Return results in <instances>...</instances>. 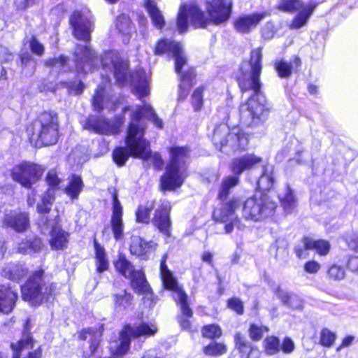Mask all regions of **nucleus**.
I'll return each instance as SVG.
<instances>
[{"label": "nucleus", "instance_id": "51", "mask_svg": "<svg viewBox=\"0 0 358 358\" xmlns=\"http://www.w3.org/2000/svg\"><path fill=\"white\" fill-rule=\"evenodd\" d=\"M336 335L327 328H324L320 332V344L326 348H331L335 343Z\"/></svg>", "mask_w": 358, "mask_h": 358}, {"label": "nucleus", "instance_id": "47", "mask_svg": "<svg viewBox=\"0 0 358 358\" xmlns=\"http://www.w3.org/2000/svg\"><path fill=\"white\" fill-rule=\"evenodd\" d=\"M21 64L26 74L32 75L36 67V59L29 53H23L20 56Z\"/></svg>", "mask_w": 358, "mask_h": 358}, {"label": "nucleus", "instance_id": "62", "mask_svg": "<svg viewBox=\"0 0 358 358\" xmlns=\"http://www.w3.org/2000/svg\"><path fill=\"white\" fill-rule=\"evenodd\" d=\"M313 250V248H308L305 247L304 238L301 240V244L298 245L295 248V253L299 258L305 259L308 256V250Z\"/></svg>", "mask_w": 358, "mask_h": 358}, {"label": "nucleus", "instance_id": "52", "mask_svg": "<svg viewBox=\"0 0 358 358\" xmlns=\"http://www.w3.org/2000/svg\"><path fill=\"white\" fill-rule=\"evenodd\" d=\"M204 91L203 87L201 86L196 88L191 97V103L194 110L197 112L201 110L203 105V92Z\"/></svg>", "mask_w": 358, "mask_h": 358}, {"label": "nucleus", "instance_id": "46", "mask_svg": "<svg viewBox=\"0 0 358 358\" xmlns=\"http://www.w3.org/2000/svg\"><path fill=\"white\" fill-rule=\"evenodd\" d=\"M304 6L301 0H280L278 8L282 11L294 13L300 10Z\"/></svg>", "mask_w": 358, "mask_h": 358}, {"label": "nucleus", "instance_id": "56", "mask_svg": "<svg viewBox=\"0 0 358 358\" xmlns=\"http://www.w3.org/2000/svg\"><path fill=\"white\" fill-rule=\"evenodd\" d=\"M202 335L208 338H219L222 335V331L219 326L209 324L203 327Z\"/></svg>", "mask_w": 358, "mask_h": 358}, {"label": "nucleus", "instance_id": "54", "mask_svg": "<svg viewBox=\"0 0 358 358\" xmlns=\"http://www.w3.org/2000/svg\"><path fill=\"white\" fill-rule=\"evenodd\" d=\"M37 224L43 234L48 232L50 228L52 229L53 227H57L55 219H49L46 215H40Z\"/></svg>", "mask_w": 358, "mask_h": 358}, {"label": "nucleus", "instance_id": "9", "mask_svg": "<svg viewBox=\"0 0 358 358\" xmlns=\"http://www.w3.org/2000/svg\"><path fill=\"white\" fill-rule=\"evenodd\" d=\"M58 118L55 112L42 113L33 125L31 141L36 145L49 146L55 144L59 138Z\"/></svg>", "mask_w": 358, "mask_h": 358}, {"label": "nucleus", "instance_id": "24", "mask_svg": "<svg viewBox=\"0 0 358 358\" xmlns=\"http://www.w3.org/2000/svg\"><path fill=\"white\" fill-rule=\"evenodd\" d=\"M157 244L153 241H145L138 236H132L129 245L130 252L143 259H146L148 254L155 249Z\"/></svg>", "mask_w": 358, "mask_h": 358}, {"label": "nucleus", "instance_id": "11", "mask_svg": "<svg viewBox=\"0 0 358 358\" xmlns=\"http://www.w3.org/2000/svg\"><path fill=\"white\" fill-rule=\"evenodd\" d=\"M262 162V158L254 155H246L235 158L231 163V171L236 175L240 176L243 171L253 168L256 164ZM238 182V176H228L222 183L219 191L218 198L224 200L230 193L231 188Z\"/></svg>", "mask_w": 358, "mask_h": 358}, {"label": "nucleus", "instance_id": "60", "mask_svg": "<svg viewBox=\"0 0 358 358\" xmlns=\"http://www.w3.org/2000/svg\"><path fill=\"white\" fill-rule=\"evenodd\" d=\"M280 350L285 354H291L295 350V344L289 337H286L282 341Z\"/></svg>", "mask_w": 358, "mask_h": 358}, {"label": "nucleus", "instance_id": "17", "mask_svg": "<svg viewBox=\"0 0 358 358\" xmlns=\"http://www.w3.org/2000/svg\"><path fill=\"white\" fill-rule=\"evenodd\" d=\"M120 126L119 120L92 115L87 119L84 128L99 134L115 135L119 133Z\"/></svg>", "mask_w": 358, "mask_h": 358}, {"label": "nucleus", "instance_id": "55", "mask_svg": "<svg viewBox=\"0 0 358 358\" xmlns=\"http://www.w3.org/2000/svg\"><path fill=\"white\" fill-rule=\"evenodd\" d=\"M329 278L333 280L340 281L345 276V272L341 266L333 264L331 266L327 271Z\"/></svg>", "mask_w": 358, "mask_h": 358}, {"label": "nucleus", "instance_id": "44", "mask_svg": "<svg viewBox=\"0 0 358 358\" xmlns=\"http://www.w3.org/2000/svg\"><path fill=\"white\" fill-rule=\"evenodd\" d=\"M41 240L40 238H34L31 241H22L17 247V252L23 255L37 252L41 250Z\"/></svg>", "mask_w": 358, "mask_h": 358}, {"label": "nucleus", "instance_id": "8", "mask_svg": "<svg viewBox=\"0 0 358 358\" xmlns=\"http://www.w3.org/2000/svg\"><path fill=\"white\" fill-rule=\"evenodd\" d=\"M276 208V203L268 195L260 193L241 201L240 209L243 219L257 222L273 215Z\"/></svg>", "mask_w": 358, "mask_h": 358}, {"label": "nucleus", "instance_id": "1", "mask_svg": "<svg viewBox=\"0 0 358 358\" xmlns=\"http://www.w3.org/2000/svg\"><path fill=\"white\" fill-rule=\"evenodd\" d=\"M143 116L151 121L157 128L162 129V120L158 117L150 104L143 101V105L137 106L131 114L126 137L127 148H116L113 153V160L119 166H122L129 156H132L143 161H150L155 169H161L164 164L161 155L157 152H151L150 143L143 137L145 124L141 120Z\"/></svg>", "mask_w": 358, "mask_h": 358}, {"label": "nucleus", "instance_id": "20", "mask_svg": "<svg viewBox=\"0 0 358 358\" xmlns=\"http://www.w3.org/2000/svg\"><path fill=\"white\" fill-rule=\"evenodd\" d=\"M70 24L73 28V34L78 40L89 42L91 40L92 23L80 12H74L70 17Z\"/></svg>", "mask_w": 358, "mask_h": 358}, {"label": "nucleus", "instance_id": "31", "mask_svg": "<svg viewBox=\"0 0 358 358\" xmlns=\"http://www.w3.org/2000/svg\"><path fill=\"white\" fill-rule=\"evenodd\" d=\"M112 297L114 302L115 310L117 313H124L132 306L133 296L125 289L121 290L118 293L113 294Z\"/></svg>", "mask_w": 358, "mask_h": 358}, {"label": "nucleus", "instance_id": "25", "mask_svg": "<svg viewBox=\"0 0 358 358\" xmlns=\"http://www.w3.org/2000/svg\"><path fill=\"white\" fill-rule=\"evenodd\" d=\"M17 293L10 287L0 286V312L8 314L10 313L17 299Z\"/></svg>", "mask_w": 358, "mask_h": 358}, {"label": "nucleus", "instance_id": "36", "mask_svg": "<svg viewBox=\"0 0 358 358\" xmlns=\"http://www.w3.org/2000/svg\"><path fill=\"white\" fill-rule=\"evenodd\" d=\"M278 198L282 206L286 212L290 213L296 207V201L289 185H286L285 188L278 193Z\"/></svg>", "mask_w": 358, "mask_h": 358}, {"label": "nucleus", "instance_id": "4", "mask_svg": "<svg viewBox=\"0 0 358 358\" xmlns=\"http://www.w3.org/2000/svg\"><path fill=\"white\" fill-rule=\"evenodd\" d=\"M75 62L78 72L87 73L99 66L113 73L117 82L123 85L128 78V64L115 50L103 52L97 57L90 45H78L75 50Z\"/></svg>", "mask_w": 358, "mask_h": 358}, {"label": "nucleus", "instance_id": "38", "mask_svg": "<svg viewBox=\"0 0 358 358\" xmlns=\"http://www.w3.org/2000/svg\"><path fill=\"white\" fill-rule=\"evenodd\" d=\"M304 244L305 247L313 248V250H315L321 256L327 255L331 248V245L327 241H315L309 237H304Z\"/></svg>", "mask_w": 358, "mask_h": 358}, {"label": "nucleus", "instance_id": "3", "mask_svg": "<svg viewBox=\"0 0 358 358\" xmlns=\"http://www.w3.org/2000/svg\"><path fill=\"white\" fill-rule=\"evenodd\" d=\"M232 0H206V10L209 18L196 5L184 3L180 6L177 18L180 34L188 30L189 22L196 28H204L210 22L219 24L227 21L231 14Z\"/></svg>", "mask_w": 358, "mask_h": 358}, {"label": "nucleus", "instance_id": "15", "mask_svg": "<svg viewBox=\"0 0 358 358\" xmlns=\"http://www.w3.org/2000/svg\"><path fill=\"white\" fill-rule=\"evenodd\" d=\"M42 174L43 169L41 166L28 162L15 166L11 173L13 180L26 188H31Z\"/></svg>", "mask_w": 358, "mask_h": 358}, {"label": "nucleus", "instance_id": "21", "mask_svg": "<svg viewBox=\"0 0 358 358\" xmlns=\"http://www.w3.org/2000/svg\"><path fill=\"white\" fill-rule=\"evenodd\" d=\"M123 209L115 190L113 194L112 216L110 227L113 236L116 241L122 239L124 236V223L122 220Z\"/></svg>", "mask_w": 358, "mask_h": 358}, {"label": "nucleus", "instance_id": "37", "mask_svg": "<svg viewBox=\"0 0 358 358\" xmlns=\"http://www.w3.org/2000/svg\"><path fill=\"white\" fill-rule=\"evenodd\" d=\"M275 294L281 300L282 303L291 308H299L301 306V302L299 298L294 294H289L282 290L280 286L274 288Z\"/></svg>", "mask_w": 358, "mask_h": 358}, {"label": "nucleus", "instance_id": "2", "mask_svg": "<svg viewBox=\"0 0 358 358\" xmlns=\"http://www.w3.org/2000/svg\"><path fill=\"white\" fill-rule=\"evenodd\" d=\"M262 57V48L252 49L250 59L241 64L239 73L236 76L242 92L249 90L254 92L245 103L241 105L239 109L241 121L247 126H251L263 120L268 111L266 98L261 92Z\"/></svg>", "mask_w": 358, "mask_h": 358}, {"label": "nucleus", "instance_id": "45", "mask_svg": "<svg viewBox=\"0 0 358 358\" xmlns=\"http://www.w3.org/2000/svg\"><path fill=\"white\" fill-rule=\"evenodd\" d=\"M287 243L282 238L277 239L269 248V252L276 259L286 256L287 251Z\"/></svg>", "mask_w": 358, "mask_h": 358}, {"label": "nucleus", "instance_id": "49", "mask_svg": "<svg viewBox=\"0 0 358 358\" xmlns=\"http://www.w3.org/2000/svg\"><path fill=\"white\" fill-rule=\"evenodd\" d=\"M227 352V347L223 343L211 342L203 348V352L208 356H220Z\"/></svg>", "mask_w": 358, "mask_h": 358}, {"label": "nucleus", "instance_id": "30", "mask_svg": "<svg viewBox=\"0 0 358 358\" xmlns=\"http://www.w3.org/2000/svg\"><path fill=\"white\" fill-rule=\"evenodd\" d=\"M316 7L317 3L311 2L299 10V13L292 21L290 28L298 29L305 26Z\"/></svg>", "mask_w": 358, "mask_h": 358}, {"label": "nucleus", "instance_id": "29", "mask_svg": "<svg viewBox=\"0 0 358 358\" xmlns=\"http://www.w3.org/2000/svg\"><path fill=\"white\" fill-rule=\"evenodd\" d=\"M301 59L295 56L292 62H288L283 59H277L274 63V68L280 78L287 79L292 74V71L301 66Z\"/></svg>", "mask_w": 358, "mask_h": 358}, {"label": "nucleus", "instance_id": "18", "mask_svg": "<svg viewBox=\"0 0 358 358\" xmlns=\"http://www.w3.org/2000/svg\"><path fill=\"white\" fill-rule=\"evenodd\" d=\"M176 303L180 306V313L178 316V321L183 330L189 331H196L192 325L193 311L189 308L188 296L185 291H178L173 295Z\"/></svg>", "mask_w": 358, "mask_h": 358}, {"label": "nucleus", "instance_id": "43", "mask_svg": "<svg viewBox=\"0 0 358 358\" xmlns=\"http://www.w3.org/2000/svg\"><path fill=\"white\" fill-rule=\"evenodd\" d=\"M274 183V176L273 169L268 170V167H264V172L261 175L258 182L257 187L262 191H267L271 189Z\"/></svg>", "mask_w": 358, "mask_h": 358}, {"label": "nucleus", "instance_id": "58", "mask_svg": "<svg viewBox=\"0 0 358 358\" xmlns=\"http://www.w3.org/2000/svg\"><path fill=\"white\" fill-rule=\"evenodd\" d=\"M228 307L234 310L238 315L243 313V304L242 301L238 298H231L227 301Z\"/></svg>", "mask_w": 358, "mask_h": 358}, {"label": "nucleus", "instance_id": "32", "mask_svg": "<svg viewBox=\"0 0 358 358\" xmlns=\"http://www.w3.org/2000/svg\"><path fill=\"white\" fill-rule=\"evenodd\" d=\"M50 245L55 250H63L67 247L69 234L59 227H55L50 231Z\"/></svg>", "mask_w": 358, "mask_h": 358}, {"label": "nucleus", "instance_id": "53", "mask_svg": "<svg viewBox=\"0 0 358 358\" xmlns=\"http://www.w3.org/2000/svg\"><path fill=\"white\" fill-rule=\"evenodd\" d=\"M104 88L98 86L92 99V104L96 111H101L104 107Z\"/></svg>", "mask_w": 358, "mask_h": 358}, {"label": "nucleus", "instance_id": "42", "mask_svg": "<svg viewBox=\"0 0 358 358\" xmlns=\"http://www.w3.org/2000/svg\"><path fill=\"white\" fill-rule=\"evenodd\" d=\"M94 247L96 250L95 259L96 271L97 273H101L108 270L109 262L103 248L101 247L96 242L94 243Z\"/></svg>", "mask_w": 358, "mask_h": 358}, {"label": "nucleus", "instance_id": "22", "mask_svg": "<svg viewBox=\"0 0 358 358\" xmlns=\"http://www.w3.org/2000/svg\"><path fill=\"white\" fill-rule=\"evenodd\" d=\"M267 15H268L267 12L241 15L234 21V28L239 33L248 34L257 27Z\"/></svg>", "mask_w": 358, "mask_h": 358}, {"label": "nucleus", "instance_id": "23", "mask_svg": "<svg viewBox=\"0 0 358 358\" xmlns=\"http://www.w3.org/2000/svg\"><path fill=\"white\" fill-rule=\"evenodd\" d=\"M4 225L13 228L17 232H22L29 227V219L26 213L10 210L3 219Z\"/></svg>", "mask_w": 358, "mask_h": 358}, {"label": "nucleus", "instance_id": "13", "mask_svg": "<svg viewBox=\"0 0 358 358\" xmlns=\"http://www.w3.org/2000/svg\"><path fill=\"white\" fill-rule=\"evenodd\" d=\"M157 330V326L151 322H142L133 326H126L121 332L120 343L115 354L118 356L126 354L129 349L131 338L153 336Z\"/></svg>", "mask_w": 358, "mask_h": 358}, {"label": "nucleus", "instance_id": "12", "mask_svg": "<svg viewBox=\"0 0 358 358\" xmlns=\"http://www.w3.org/2000/svg\"><path fill=\"white\" fill-rule=\"evenodd\" d=\"M113 264L120 274L130 280L131 286L136 293L144 294L149 291L150 287L144 272L136 269L125 255L120 254L117 259L113 262Z\"/></svg>", "mask_w": 358, "mask_h": 358}, {"label": "nucleus", "instance_id": "16", "mask_svg": "<svg viewBox=\"0 0 358 358\" xmlns=\"http://www.w3.org/2000/svg\"><path fill=\"white\" fill-rule=\"evenodd\" d=\"M31 326L30 320H26L21 339L17 344H11V348L13 350V358H41V350L40 348L29 352V350L33 348L34 340L30 333Z\"/></svg>", "mask_w": 358, "mask_h": 358}, {"label": "nucleus", "instance_id": "50", "mask_svg": "<svg viewBox=\"0 0 358 358\" xmlns=\"http://www.w3.org/2000/svg\"><path fill=\"white\" fill-rule=\"evenodd\" d=\"M265 352L268 355H273L280 351V341L275 336H268L264 341Z\"/></svg>", "mask_w": 358, "mask_h": 358}, {"label": "nucleus", "instance_id": "19", "mask_svg": "<svg viewBox=\"0 0 358 358\" xmlns=\"http://www.w3.org/2000/svg\"><path fill=\"white\" fill-rule=\"evenodd\" d=\"M171 209L169 201H160V203L155 209L154 217L151 222L152 224L166 237L171 236V220L170 211Z\"/></svg>", "mask_w": 358, "mask_h": 358}, {"label": "nucleus", "instance_id": "7", "mask_svg": "<svg viewBox=\"0 0 358 358\" xmlns=\"http://www.w3.org/2000/svg\"><path fill=\"white\" fill-rule=\"evenodd\" d=\"M56 290V284L49 282L44 271H36L22 286V297L31 306H39L48 301Z\"/></svg>", "mask_w": 358, "mask_h": 358}, {"label": "nucleus", "instance_id": "64", "mask_svg": "<svg viewBox=\"0 0 358 358\" xmlns=\"http://www.w3.org/2000/svg\"><path fill=\"white\" fill-rule=\"evenodd\" d=\"M55 201V193L53 190L48 189L43 195L42 201L45 206V209H48L49 207L52 206Z\"/></svg>", "mask_w": 358, "mask_h": 358}, {"label": "nucleus", "instance_id": "26", "mask_svg": "<svg viewBox=\"0 0 358 358\" xmlns=\"http://www.w3.org/2000/svg\"><path fill=\"white\" fill-rule=\"evenodd\" d=\"M236 348L241 354V358H259V350L253 347L246 338L240 332L234 335Z\"/></svg>", "mask_w": 358, "mask_h": 358}, {"label": "nucleus", "instance_id": "28", "mask_svg": "<svg viewBox=\"0 0 358 358\" xmlns=\"http://www.w3.org/2000/svg\"><path fill=\"white\" fill-rule=\"evenodd\" d=\"M115 27L124 43H128L134 31L132 22L128 15L122 14L115 21Z\"/></svg>", "mask_w": 358, "mask_h": 358}, {"label": "nucleus", "instance_id": "27", "mask_svg": "<svg viewBox=\"0 0 358 358\" xmlns=\"http://www.w3.org/2000/svg\"><path fill=\"white\" fill-rule=\"evenodd\" d=\"M167 255H164L160 263V274L163 285L166 289L171 290L173 295L178 291H184L179 285L173 273L169 271L166 264Z\"/></svg>", "mask_w": 358, "mask_h": 358}, {"label": "nucleus", "instance_id": "40", "mask_svg": "<svg viewBox=\"0 0 358 358\" xmlns=\"http://www.w3.org/2000/svg\"><path fill=\"white\" fill-rule=\"evenodd\" d=\"M28 270L22 264H9L3 268L6 277L13 280H18L27 274Z\"/></svg>", "mask_w": 358, "mask_h": 358}, {"label": "nucleus", "instance_id": "10", "mask_svg": "<svg viewBox=\"0 0 358 358\" xmlns=\"http://www.w3.org/2000/svg\"><path fill=\"white\" fill-rule=\"evenodd\" d=\"M212 140L216 148L226 153L230 151L243 150L248 145V139L245 134L241 132L238 129H234L231 132L225 124L216 127Z\"/></svg>", "mask_w": 358, "mask_h": 358}, {"label": "nucleus", "instance_id": "14", "mask_svg": "<svg viewBox=\"0 0 358 358\" xmlns=\"http://www.w3.org/2000/svg\"><path fill=\"white\" fill-rule=\"evenodd\" d=\"M241 200L234 198L213 211V217L215 222L226 223L224 226L226 234L231 233L234 227L241 230L245 228V225L236 213V210L241 208Z\"/></svg>", "mask_w": 358, "mask_h": 358}, {"label": "nucleus", "instance_id": "59", "mask_svg": "<svg viewBox=\"0 0 358 358\" xmlns=\"http://www.w3.org/2000/svg\"><path fill=\"white\" fill-rule=\"evenodd\" d=\"M29 46L31 52L38 56H41L44 53L43 45L36 38L32 37L29 41Z\"/></svg>", "mask_w": 358, "mask_h": 358}, {"label": "nucleus", "instance_id": "41", "mask_svg": "<svg viewBox=\"0 0 358 358\" xmlns=\"http://www.w3.org/2000/svg\"><path fill=\"white\" fill-rule=\"evenodd\" d=\"M67 57L61 55L59 57L49 58L45 60V66L52 69V71L57 73L60 72H65L69 70L67 64Z\"/></svg>", "mask_w": 358, "mask_h": 358}, {"label": "nucleus", "instance_id": "48", "mask_svg": "<svg viewBox=\"0 0 358 358\" xmlns=\"http://www.w3.org/2000/svg\"><path fill=\"white\" fill-rule=\"evenodd\" d=\"M268 331V328L266 326L259 324H251L248 329L249 336L253 341H260Z\"/></svg>", "mask_w": 358, "mask_h": 358}, {"label": "nucleus", "instance_id": "34", "mask_svg": "<svg viewBox=\"0 0 358 358\" xmlns=\"http://www.w3.org/2000/svg\"><path fill=\"white\" fill-rule=\"evenodd\" d=\"M144 6L150 16L154 25L161 29L164 25V19L156 3L152 0H144Z\"/></svg>", "mask_w": 358, "mask_h": 358}, {"label": "nucleus", "instance_id": "33", "mask_svg": "<svg viewBox=\"0 0 358 358\" xmlns=\"http://www.w3.org/2000/svg\"><path fill=\"white\" fill-rule=\"evenodd\" d=\"M134 93L138 96L140 99L148 96L150 94L148 82L145 76L144 72L139 71L136 73V77L132 78Z\"/></svg>", "mask_w": 358, "mask_h": 358}, {"label": "nucleus", "instance_id": "63", "mask_svg": "<svg viewBox=\"0 0 358 358\" xmlns=\"http://www.w3.org/2000/svg\"><path fill=\"white\" fill-rule=\"evenodd\" d=\"M60 181L55 170L48 171L46 176V182L49 186L52 187H57L60 183Z\"/></svg>", "mask_w": 358, "mask_h": 358}, {"label": "nucleus", "instance_id": "5", "mask_svg": "<svg viewBox=\"0 0 358 358\" xmlns=\"http://www.w3.org/2000/svg\"><path fill=\"white\" fill-rule=\"evenodd\" d=\"M164 53L170 54L174 57L176 72L180 74L178 100L182 102L185 100L193 85V80L195 78L194 70L192 68L187 67L182 72V68L187 66V61L180 43L167 39L159 41L155 48V54Z\"/></svg>", "mask_w": 358, "mask_h": 358}, {"label": "nucleus", "instance_id": "57", "mask_svg": "<svg viewBox=\"0 0 358 358\" xmlns=\"http://www.w3.org/2000/svg\"><path fill=\"white\" fill-rule=\"evenodd\" d=\"M68 92L71 94L78 95L84 90V84L81 81H71L66 83Z\"/></svg>", "mask_w": 358, "mask_h": 358}, {"label": "nucleus", "instance_id": "35", "mask_svg": "<svg viewBox=\"0 0 358 358\" xmlns=\"http://www.w3.org/2000/svg\"><path fill=\"white\" fill-rule=\"evenodd\" d=\"M155 206V201H148L138 206L136 213V222L138 223L148 224L150 221V213Z\"/></svg>", "mask_w": 358, "mask_h": 358}, {"label": "nucleus", "instance_id": "61", "mask_svg": "<svg viewBox=\"0 0 358 358\" xmlns=\"http://www.w3.org/2000/svg\"><path fill=\"white\" fill-rule=\"evenodd\" d=\"M345 240L350 250L358 252V234H347Z\"/></svg>", "mask_w": 358, "mask_h": 358}, {"label": "nucleus", "instance_id": "6", "mask_svg": "<svg viewBox=\"0 0 358 358\" xmlns=\"http://www.w3.org/2000/svg\"><path fill=\"white\" fill-rule=\"evenodd\" d=\"M171 161L161 178L162 187L166 190H174L180 187L187 177V162L189 150L187 147H174L170 150Z\"/></svg>", "mask_w": 358, "mask_h": 358}, {"label": "nucleus", "instance_id": "39", "mask_svg": "<svg viewBox=\"0 0 358 358\" xmlns=\"http://www.w3.org/2000/svg\"><path fill=\"white\" fill-rule=\"evenodd\" d=\"M83 187V182L80 176L72 175L69 179V185L65 188V193L72 199L78 198Z\"/></svg>", "mask_w": 358, "mask_h": 358}]
</instances>
